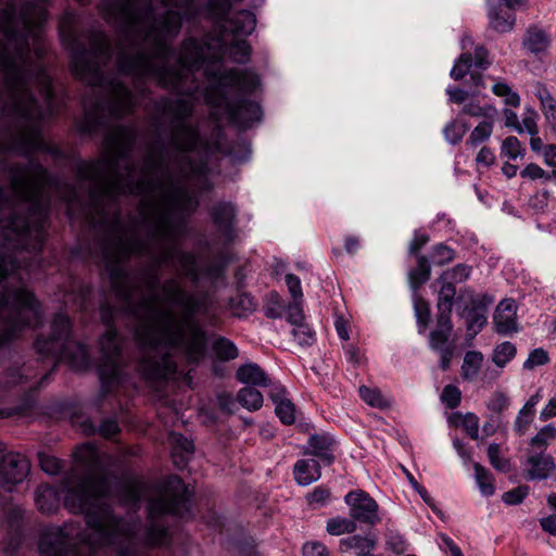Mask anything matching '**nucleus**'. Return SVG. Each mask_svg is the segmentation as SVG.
Returning a JSON list of instances; mask_svg holds the SVG:
<instances>
[{
    "label": "nucleus",
    "mask_w": 556,
    "mask_h": 556,
    "mask_svg": "<svg viewBox=\"0 0 556 556\" xmlns=\"http://www.w3.org/2000/svg\"><path fill=\"white\" fill-rule=\"evenodd\" d=\"M87 84L101 87L104 97L84 101L80 130L106 131L102 157L75 165L77 187H61L34 160L2 166L8 188L0 186V345L41 321L39 304L24 283L30 265L17 263L23 250L41 249L49 198L55 193L70 204L84 203L104 222L112 215L101 251L112 291L137 320V371L151 384L178 380L174 354L198 362V298L176 278L161 285L159 267L178 263L186 277L198 280L194 255L177 247L185 216L198 207V198L189 190L198 189V164L188 155L198 148V124L190 121L194 106L189 99L162 102L174 152L165 155L150 148L136 166L130 155L135 129L109 127L110 118L132 112V93L124 83Z\"/></svg>",
    "instance_id": "1"
},
{
    "label": "nucleus",
    "mask_w": 556,
    "mask_h": 556,
    "mask_svg": "<svg viewBox=\"0 0 556 556\" xmlns=\"http://www.w3.org/2000/svg\"><path fill=\"white\" fill-rule=\"evenodd\" d=\"M104 17L121 33L117 66L122 74L135 79V88L153 79L160 86L192 96L199 90L195 73L203 66L207 86L204 99L216 119L227 118L240 128H249L263 115L257 101L247 99L261 86L258 76L248 70L222 71L220 43L213 48L206 41L188 38L178 55L170 41L178 36L182 16L198 14L194 0H106Z\"/></svg>",
    "instance_id": "2"
},
{
    "label": "nucleus",
    "mask_w": 556,
    "mask_h": 556,
    "mask_svg": "<svg viewBox=\"0 0 556 556\" xmlns=\"http://www.w3.org/2000/svg\"><path fill=\"white\" fill-rule=\"evenodd\" d=\"M78 467L63 479L64 505L74 514L85 515L87 529L67 522L48 528L39 542L41 556H142L139 546H163L169 533L161 522L164 515L185 517L192 492L173 476L149 501V526L137 519L113 515L105 503L109 495V469L113 458L103 452H75Z\"/></svg>",
    "instance_id": "3"
},
{
    "label": "nucleus",
    "mask_w": 556,
    "mask_h": 556,
    "mask_svg": "<svg viewBox=\"0 0 556 556\" xmlns=\"http://www.w3.org/2000/svg\"><path fill=\"white\" fill-rule=\"evenodd\" d=\"M48 0H0V111L14 125L0 138V156L59 149L41 136V122L58 112L52 81L42 58V26Z\"/></svg>",
    "instance_id": "4"
},
{
    "label": "nucleus",
    "mask_w": 556,
    "mask_h": 556,
    "mask_svg": "<svg viewBox=\"0 0 556 556\" xmlns=\"http://www.w3.org/2000/svg\"><path fill=\"white\" fill-rule=\"evenodd\" d=\"M71 328L70 318L62 313L56 314L51 325V336L38 338L35 348L41 355L66 361L72 368L83 370L89 367V355L85 345L71 339Z\"/></svg>",
    "instance_id": "5"
},
{
    "label": "nucleus",
    "mask_w": 556,
    "mask_h": 556,
    "mask_svg": "<svg viewBox=\"0 0 556 556\" xmlns=\"http://www.w3.org/2000/svg\"><path fill=\"white\" fill-rule=\"evenodd\" d=\"M114 309L109 305L101 307V317L106 325L105 333L100 339L101 358L99 375L105 392L124 384L126 379L125 358L122 354V339L111 325Z\"/></svg>",
    "instance_id": "6"
},
{
    "label": "nucleus",
    "mask_w": 556,
    "mask_h": 556,
    "mask_svg": "<svg viewBox=\"0 0 556 556\" xmlns=\"http://www.w3.org/2000/svg\"><path fill=\"white\" fill-rule=\"evenodd\" d=\"M439 282L441 283V288L439 290L437 304L439 312L438 320L435 329L430 333L429 345L430 349L440 356V368L446 370L450 367L455 352V343L451 340L453 329L451 313L456 295V288L447 280Z\"/></svg>",
    "instance_id": "7"
},
{
    "label": "nucleus",
    "mask_w": 556,
    "mask_h": 556,
    "mask_svg": "<svg viewBox=\"0 0 556 556\" xmlns=\"http://www.w3.org/2000/svg\"><path fill=\"white\" fill-rule=\"evenodd\" d=\"M350 507L352 519L368 525H377L381 518L378 515V504L368 494L363 491L349 492L344 497Z\"/></svg>",
    "instance_id": "8"
},
{
    "label": "nucleus",
    "mask_w": 556,
    "mask_h": 556,
    "mask_svg": "<svg viewBox=\"0 0 556 556\" xmlns=\"http://www.w3.org/2000/svg\"><path fill=\"white\" fill-rule=\"evenodd\" d=\"M484 365V357L481 352L468 351L463 359L460 376L468 382L481 381L491 383L500 376V371Z\"/></svg>",
    "instance_id": "9"
},
{
    "label": "nucleus",
    "mask_w": 556,
    "mask_h": 556,
    "mask_svg": "<svg viewBox=\"0 0 556 556\" xmlns=\"http://www.w3.org/2000/svg\"><path fill=\"white\" fill-rule=\"evenodd\" d=\"M30 464L28 459L20 454L7 452L2 443H0V473L7 483H20L28 475Z\"/></svg>",
    "instance_id": "10"
},
{
    "label": "nucleus",
    "mask_w": 556,
    "mask_h": 556,
    "mask_svg": "<svg viewBox=\"0 0 556 556\" xmlns=\"http://www.w3.org/2000/svg\"><path fill=\"white\" fill-rule=\"evenodd\" d=\"M336 444V440L329 433L312 434L307 441L306 453L331 464L334 459L333 450Z\"/></svg>",
    "instance_id": "11"
},
{
    "label": "nucleus",
    "mask_w": 556,
    "mask_h": 556,
    "mask_svg": "<svg viewBox=\"0 0 556 556\" xmlns=\"http://www.w3.org/2000/svg\"><path fill=\"white\" fill-rule=\"evenodd\" d=\"M556 469L554 458L545 453L530 455L527 459V475L531 480H544Z\"/></svg>",
    "instance_id": "12"
},
{
    "label": "nucleus",
    "mask_w": 556,
    "mask_h": 556,
    "mask_svg": "<svg viewBox=\"0 0 556 556\" xmlns=\"http://www.w3.org/2000/svg\"><path fill=\"white\" fill-rule=\"evenodd\" d=\"M285 388L279 383H271L269 397L275 404V412L279 419L286 424H293L295 420V408L290 400L285 397Z\"/></svg>",
    "instance_id": "13"
},
{
    "label": "nucleus",
    "mask_w": 556,
    "mask_h": 556,
    "mask_svg": "<svg viewBox=\"0 0 556 556\" xmlns=\"http://www.w3.org/2000/svg\"><path fill=\"white\" fill-rule=\"evenodd\" d=\"M496 331L507 334L516 330V306L513 300L500 302L494 314Z\"/></svg>",
    "instance_id": "14"
},
{
    "label": "nucleus",
    "mask_w": 556,
    "mask_h": 556,
    "mask_svg": "<svg viewBox=\"0 0 556 556\" xmlns=\"http://www.w3.org/2000/svg\"><path fill=\"white\" fill-rule=\"evenodd\" d=\"M151 494L149 485L139 479H130L119 485V500L126 505H136L142 497Z\"/></svg>",
    "instance_id": "15"
},
{
    "label": "nucleus",
    "mask_w": 556,
    "mask_h": 556,
    "mask_svg": "<svg viewBox=\"0 0 556 556\" xmlns=\"http://www.w3.org/2000/svg\"><path fill=\"white\" fill-rule=\"evenodd\" d=\"M293 476L298 484L309 485L321 476L318 462L314 458L298 460L293 467Z\"/></svg>",
    "instance_id": "16"
},
{
    "label": "nucleus",
    "mask_w": 556,
    "mask_h": 556,
    "mask_svg": "<svg viewBox=\"0 0 556 556\" xmlns=\"http://www.w3.org/2000/svg\"><path fill=\"white\" fill-rule=\"evenodd\" d=\"M35 504L40 513L52 514L60 506V494L54 488L41 484L35 492Z\"/></svg>",
    "instance_id": "17"
},
{
    "label": "nucleus",
    "mask_w": 556,
    "mask_h": 556,
    "mask_svg": "<svg viewBox=\"0 0 556 556\" xmlns=\"http://www.w3.org/2000/svg\"><path fill=\"white\" fill-rule=\"evenodd\" d=\"M472 67V58L470 53H462L458 60L454 63L450 76L454 80L463 79L467 74H470V78L472 80V85L476 88H484V84L482 83V77L480 73H477L476 70H471Z\"/></svg>",
    "instance_id": "18"
},
{
    "label": "nucleus",
    "mask_w": 556,
    "mask_h": 556,
    "mask_svg": "<svg viewBox=\"0 0 556 556\" xmlns=\"http://www.w3.org/2000/svg\"><path fill=\"white\" fill-rule=\"evenodd\" d=\"M211 215L216 226L230 237L236 219L235 206L231 203H218L213 206Z\"/></svg>",
    "instance_id": "19"
},
{
    "label": "nucleus",
    "mask_w": 556,
    "mask_h": 556,
    "mask_svg": "<svg viewBox=\"0 0 556 556\" xmlns=\"http://www.w3.org/2000/svg\"><path fill=\"white\" fill-rule=\"evenodd\" d=\"M237 378L241 383L255 387H265L269 381L266 372L255 363L240 366L237 370Z\"/></svg>",
    "instance_id": "20"
},
{
    "label": "nucleus",
    "mask_w": 556,
    "mask_h": 556,
    "mask_svg": "<svg viewBox=\"0 0 556 556\" xmlns=\"http://www.w3.org/2000/svg\"><path fill=\"white\" fill-rule=\"evenodd\" d=\"M255 25V15L248 10L239 11L227 21V27L230 31L243 36L250 35L254 30Z\"/></svg>",
    "instance_id": "21"
},
{
    "label": "nucleus",
    "mask_w": 556,
    "mask_h": 556,
    "mask_svg": "<svg viewBox=\"0 0 556 556\" xmlns=\"http://www.w3.org/2000/svg\"><path fill=\"white\" fill-rule=\"evenodd\" d=\"M170 442L173 444L172 457L174 463L179 467L185 466L189 456L193 453V443L181 434L176 433L170 435Z\"/></svg>",
    "instance_id": "22"
},
{
    "label": "nucleus",
    "mask_w": 556,
    "mask_h": 556,
    "mask_svg": "<svg viewBox=\"0 0 556 556\" xmlns=\"http://www.w3.org/2000/svg\"><path fill=\"white\" fill-rule=\"evenodd\" d=\"M490 26L498 33L510 31L515 25V14L504 12L501 8L492 7L488 13Z\"/></svg>",
    "instance_id": "23"
},
{
    "label": "nucleus",
    "mask_w": 556,
    "mask_h": 556,
    "mask_svg": "<svg viewBox=\"0 0 556 556\" xmlns=\"http://www.w3.org/2000/svg\"><path fill=\"white\" fill-rule=\"evenodd\" d=\"M523 46L529 52L540 54L547 50L549 39L542 29L530 28L523 38Z\"/></svg>",
    "instance_id": "24"
},
{
    "label": "nucleus",
    "mask_w": 556,
    "mask_h": 556,
    "mask_svg": "<svg viewBox=\"0 0 556 556\" xmlns=\"http://www.w3.org/2000/svg\"><path fill=\"white\" fill-rule=\"evenodd\" d=\"M237 401L249 410H257L263 405V394L251 387H244L239 390Z\"/></svg>",
    "instance_id": "25"
},
{
    "label": "nucleus",
    "mask_w": 556,
    "mask_h": 556,
    "mask_svg": "<svg viewBox=\"0 0 556 556\" xmlns=\"http://www.w3.org/2000/svg\"><path fill=\"white\" fill-rule=\"evenodd\" d=\"M475 469V480L480 490V493L483 496H491L494 494V485H493V477L491 472L480 465L479 463H473Z\"/></svg>",
    "instance_id": "26"
},
{
    "label": "nucleus",
    "mask_w": 556,
    "mask_h": 556,
    "mask_svg": "<svg viewBox=\"0 0 556 556\" xmlns=\"http://www.w3.org/2000/svg\"><path fill=\"white\" fill-rule=\"evenodd\" d=\"M460 315L466 319L467 330L472 336H476L486 323L483 309L476 306L468 312L465 307Z\"/></svg>",
    "instance_id": "27"
},
{
    "label": "nucleus",
    "mask_w": 556,
    "mask_h": 556,
    "mask_svg": "<svg viewBox=\"0 0 556 556\" xmlns=\"http://www.w3.org/2000/svg\"><path fill=\"white\" fill-rule=\"evenodd\" d=\"M356 522L345 517H334L327 521L326 530L330 535H342L355 532Z\"/></svg>",
    "instance_id": "28"
},
{
    "label": "nucleus",
    "mask_w": 556,
    "mask_h": 556,
    "mask_svg": "<svg viewBox=\"0 0 556 556\" xmlns=\"http://www.w3.org/2000/svg\"><path fill=\"white\" fill-rule=\"evenodd\" d=\"M376 540L370 536H362V535H352L345 539L340 540L339 549L342 553L349 552L351 549H355L356 553L359 549H364L366 547H376Z\"/></svg>",
    "instance_id": "29"
},
{
    "label": "nucleus",
    "mask_w": 556,
    "mask_h": 556,
    "mask_svg": "<svg viewBox=\"0 0 556 556\" xmlns=\"http://www.w3.org/2000/svg\"><path fill=\"white\" fill-rule=\"evenodd\" d=\"M361 399L368 405L377 408L390 406V401L377 388L362 386L358 390Z\"/></svg>",
    "instance_id": "30"
},
{
    "label": "nucleus",
    "mask_w": 556,
    "mask_h": 556,
    "mask_svg": "<svg viewBox=\"0 0 556 556\" xmlns=\"http://www.w3.org/2000/svg\"><path fill=\"white\" fill-rule=\"evenodd\" d=\"M431 268L426 256L417 257V265L409 271V281L413 288H418L430 278Z\"/></svg>",
    "instance_id": "31"
},
{
    "label": "nucleus",
    "mask_w": 556,
    "mask_h": 556,
    "mask_svg": "<svg viewBox=\"0 0 556 556\" xmlns=\"http://www.w3.org/2000/svg\"><path fill=\"white\" fill-rule=\"evenodd\" d=\"M468 130V125L459 119H453L443 129V135L446 141H448L451 144H457L462 141L464 135Z\"/></svg>",
    "instance_id": "32"
},
{
    "label": "nucleus",
    "mask_w": 556,
    "mask_h": 556,
    "mask_svg": "<svg viewBox=\"0 0 556 556\" xmlns=\"http://www.w3.org/2000/svg\"><path fill=\"white\" fill-rule=\"evenodd\" d=\"M493 130V119H486L481 122L478 126L473 128L470 132L469 138L466 141L467 146L476 148L483 141H485L492 134Z\"/></svg>",
    "instance_id": "33"
},
{
    "label": "nucleus",
    "mask_w": 556,
    "mask_h": 556,
    "mask_svg": "<svg viewBox=\"0 0 556 556\" xmlns=\"http://www.w3.org/2000/svg\"><path fill=\"white\" fill-rule=\"evenodd\" d=\"M516 355V346L510 342H503L497 345L492 354L493 363L500 367H505Z\"/></svg>",
    "instance_id": "34"
},
{
    "label": "nucleus",
    "mask_w": 556,
    "mask_h": 556,
    "mask_svg": "<svg viewBox=\"0 0 556 556\" xmlns=\"http://www.w3.org/2000/svg\"><path fill=\"white\" fill-rule=\"evenodd\" d=\"M213 350L217 357L224 361L235 359L239 354L235 343L224 337H220L214 341Z\"/></svg>",
    "instance_id": "35"
},
{
    "label": "nucleus",
    "mask_w": 556,
    "mask_h": 556,
    "mask_svg": "<svg viewBox=\"0 0 556 556\" xmlns=\"http://www.w3.org/2000/svg\"><path fill=\"white\" fill-rule=\"evenodd\" d=\"M471 275V267L466 264H457L453 268L445 270L438 279V281H450L460 283L466 281Z\"/></svg>",
    "instance_id": "36"
},
{
    "label": "nucleus",
    "mask_w": 556,
    "mask_h": 556,
    "mask_svg": "<svg viewBox=\"0 0 556 556\" xmlns=\"http://www.w3.org/2000/svg\"><path fill=\"white\" fill-rule=\"evenodd\" d=\"M462 112L469 116L484 117L486 119H494L497 114V111L493 105H481L473 101L465 103Z\"/></svg>",
    "instance_id": "37"
},
{
    "label": "nucleus",
    "mask_w": 556,
    "mask_h": 556,
    "mask_svg": "<svg viewBox=\"0 0 556 556\" xmlns=\"http://www.w3.org/2000/svg\"><path fill=\"white\" fill-rule=\"evenodd\" d=\"M488 458L490 464L494 469L507 472L510 469V464L508 459L502 456L500 445L496 443H491L488 447Z\"/></svg>",
    "instance_id": "38"
},
{
    "label": "nucleus",
    "mask_w": 556,
    "mask_h": 556,
    "mask_svg": "<svg viewBox=\"0 0 556 556\" xmlns=\"http://www.w3.org/2000/svg\"><path fill=\"white\" fill-rule=\"evenodd\" d=\"M228 53L233 62L244 64L250 59L251 48L245 40H237L230 45Z\"/></svg>",
    "instance_id": "39"
},
{
    "label": "nucleus",
    "mask_w": 556,
    "mask_h": 556,
    "mask_svg": "<svg viewBox=\"0 0 556 556\" xmlns=\"http://www.w3.org/2000/svg\"><path fill=\"white\" fill-rule=\"evenodd\" d=\"M492 91L495 96L504 98L506 104L511 106H519L520 98L518 93L514 92L511 88L502 81L495 83L492 86Z\"/></svg>",
    "instance_id": "40"
},
{
    "label": "nucleus",
    "mask_w": 556,
    "mask_h": 556,
    "mask_svg": "<svg viewBox=\"0 0 556 556\" xmlns=\"http://www.w3.org/2000/svg\"><path fill=\"white\" fill-rule=\"evenodd\" d=\"M556 441V427L553 425L544 426L532 439L531 445L536 447H546Z\"/></svg>",
    "instance_id": "41"
},
{
    "label": "nucleus",
    "mask_w": 556,
    "mask_h": 556,
    "mask_svg": "<svg viewBox=\"0 0 556 556\" xmlns=\"http://www.w3.org/2000/svg\"><path fill=\"white\" fill-rule=\"evenodd\" d=\"M431 257L435 265L443 266L454 260L455 251L445 244H438L433 248Z\"/></svg>",
    "instance_id": "42"
},
{
    "label": "nucleus",
    "mask_w": 556,
    "mask_h": 556,
    "mask_svg": "<svg viewBox=\"0 0 556 556\" xmlns=\"http://www.w3.org/2000/svg\"><path fill=\"white\" fill-rule=\"evenodd\" d=\"M502 153L511 160L523 156L525 149L516 137H507L502 144Z\"/></svg>",
    "instance_id": "43"
},
{
    "label": "nucleus",
    "mask_w": 556,
    "mask_h": 556,
    "mask_svg": "<svg viewBox=\"0 0 556 556\" xmlns=\"http://www.w3.org/2000/svg\"><path fill=\"white\" fill-rule=\"evenodd\" d=\"M292 334L300 345H311L315 340L314 331L304 323L294 326Z\"/></svg>",
    "instance_id": "44"
},
{
    "label": "nucleus",
    "mask_w": 556,
    "mask_h": 556,
    "mask_svg": "<svg viewBox=\"0 0 556 556\" xmlns=\"http://www.w3.org/2000/svg\"><path fill=\"white\" fill-rule=\"evenodd\" d=\"M387 546L393 553L400 555L407 549V542L397 531L389 530L387 532Z\"/></svg>",
    "instance_id": "45"
},
{
    "label": "nucleus",
    "mask_w": 556,
    "mask_h": 556,
    "mask_svg": "<svg viewBox=\"0 0 556 556\" xmlns=\"http://www.w3.org/2000/svg\"><path fill=\"white\" fill-rule=\"evenodd\" d=\"M549 362L548 354L545 350L539 348L533 350L526 362L523 363V368L527 370H532L538 366L545 365Z\"/></svg>",
    "instance_id": "46"
},
{
    "label": "nucleus",
    "mask_w": 556,
    "mask_h": 556,
    "mask_svg": "<svg viewBox=\"0 0 556 556\" xmlns=\"http://www.w3.org/2000/svg\"><path fill=\"white\" fill-rule=\"evenodd\" d=\"M462 400V393L460 390L452 384H448L444 387L442 394H441V401L448 407V408H455L459 405Z\"/></svg>",
    "instance_id": "47"
},
{
    "label": "nucleus",
    "mask_w": 556,
    "mask_h": 556,
    "mask_svg": "<svg viewBox=\"0 0 556 556\" xmlns=\"http://www.w3.org/2000/svg\"><path fill=\"white\" fill-rule=\"evenodd\" d=\"M39 465L41 469L48 475H56L61 470V462L51 455L39 453L38 454Z\"/></svg>",
    "instance_id": "48"
},
{
    "label": "nucleus",
    "mask_w": 556,
    "mask_h": 556,
    "mask_svg": "<svg viewBox=\"0 0 556 556\" xmlns=\"http://www.w3.org/2000/svg\"><path fill=\"white\" fill-rule=\"evenodd\" d=\"M529 493V488L525 485L517 486L516 489L505 492L502 496L503 502L508 505H517L521 503Z\"/></svg>",
    "instance_id": "49"
},
{
    "label": "nucleus",
    "mask_w": 556,
    "mask_h": 556,
    "mask_svg": "<svg viewBox=\"0 0 556 556\" xmlns=\"http://www.w3.org/2000/svg\"><path fill=\"white\" fill-rule=\"evenodd\" d=\"M462 425L467 432V434L473 439L477 440L479 437V418L472 414L467 413L465 416H463Z\"/></svg>",
    "instance_id": "50"
},
{
    "label": "nucleus",
    "mask_w": 556,
    "mask_h": 556,
    "mask_svg": "<svg viewBox=\"0 0 556 556\" xmlns=\"http://www.w3.org/2000/svg\"><path fill=\"white\" fill-rule=\"evenodd\" d=\"M208 8L217 18H224L231 9L230 0H208Z\"/></svg>",
    "instance_id": "51"
},
{
    "label": "nucleus",
    "mask_w": 556,
    "mask_h": 556,
    "mask_svg": "<svg viewBox=\"0 0 556 556\" xmlns=\"http://www.w3.org/2000/svg\"><path fill=\"white\" fill-rule=\"evenodd\" d=\"M508 405H509L508 397L504 393H501V392L493 393L486 404L488 408L495 413H500V412L506 409L508 407Z\"/></svg>",
    "instance_id": "52"
},
{
    "label": "nucleus",
    "mask_w": 556,
    "mask_h": 556,
    "mask_svg": "<svg viewBox=\"0 0 556 556\" xmlns=\"http://www.w3.org/2000/svg\"><path fill=\"white\" fill-rule=\"evenodd\" d=\"M520 176L522 178H528L531 180L541 179V178L549 179V175L546 174V172L542 167H540L539 165H536L534 163L528 164L520 172Z\"/></svg>",
    "instance_id": "53"
},
{
    "label": "nucleus",
    "mask_w": 556,
    "mask_h": 556,
    "mask_svg": "<svg viewBox=\"0 0 556 556\" xmlns=\"http://www.w3.org/2000/svg\"><path fill=\"white\" fill-rule=\"evenodd\" d=\"M417 321L425 328L430 318L429 305L426 301L418 299L414 303Z\"/></svg>",
    "instance_id": "54"
},
{
    "label": "nucleus",
    "mask_w": 556,
    "mask_h": 556,
    "mask_svg": "<svg viewBox=\"0 0 556 556\" xmlns=\"http://www.w3.org/2000/svg\"><path fill=\"white\" fill-rule=\"evenodd\" d=\"M533 415L532 412L526 410L525 407L519 410L515 420V429L518 433L523 434L526 432L528 426L532 422Z\"/></svg>",
    "instance_id": "55"
},
{
    "label": "nucleus",
    "mask_w": 556,
    "mask_h": 556,
    "mask_svg": "<svg viewBox=\"0 0 556 556\" xmlns=\"http://www.w3.org/2000/svg\"><path fill=\"white\" fill-rule=\"evenodd\" d=\"M287 320L293 326L304 323L303 309L296 301L288 306Z\"/></svg>",
    "instance_id": "56"
},
{
    "label": "nucleus",
    "mask_w": 556,
    "mask_h": 556,
    "mask_svg": "<svg viewBox=\"0 0 556 556\" xmlns=\"http://www.w3.org/2000/svg\"><path fill=\"white\" fill-rule=\"evenodd\" d=\"M303 556H329V551L320 542H309L303 546Z\"/></svg>",
    "instance_id": "57"
},
{
    "label": "nucleus",
    "mask_w": 556,
    "mask_h": 556,
    "mask_svg": "<svg viewBox=\"0 0 556 556\" xmlns=\"http://www.w3.org/2000/svg\"><path fill=\"white\" fill-rule=\"evenodd\" d=\"M286 285H287L288 290L294 301L302 298L303 293H302L301 281H300L299 277H296L295 275H292V274H288L286 276Z\"/></svg>",
    "instance_id": "58"
},
{
    "label": "nucleus",
    "mask_w": 556,
    "mask_h": 556,
    "mask_svg": "<svg viewBox=\"0 0 556 556\" xmlns=\"http://www.w3.org/2000/svg\"><path fill=\"white\" fill-rule=\"evenodd\" d=\"M440 548L445 552L450 553L451 556H464L460 548L455 544V542L447 536L446 534H440Z\"/></svg>",
    "instance_id": "59"
},
{
    "label": "nucleus",
    "mask_w": 556,
    "mask_h": 556,
    "mask_svg": "<svg viewBox=\"0 0 556 556\" xmlns=\"http://www.w3.org/2000/svg\"><path fill=\"white\" fill-rule=\"evenodd\" d=\"M541 105L546 119L549 123L556 125V100L553 97H551Z\"/></svg>",
    "instance_id": "60"
},
{
    "label": "nucleus",
    "mask_w": 556,
    "mask_h": 556,
    "mask_svg": "<svg viewBox=\"0 0 556 556\" xmlns=\"http://www.w3.org/2000/svg\"><path fill=\"white\" fill-rule=\"evenodd\" d=\"M119 431V427L114 419H105L102 421L99 428V432L105 437L111 438Z\"/></svg>",
    "instance_id": "61"
},
{
    "label": "nucleus",
    "mask_w": 556,
    "mask_h": 556,
    "mask_svg": "<svg viewBox=\"0 0 556 556\" xmlns=\"http://www.w3.org/2000/svg\"><path fill=\"white\" fill-rule=\"evenodd\" d=\"M486 56L488 51L485 48L481 46L477 47L475 50V63H472V65H475L477 70H485L489 65Z\"/></svg>",
    "instance_id": "62"
},
{
    "label": "nucleus",
    "mask_w": 556,
    "mask_h": 556,
    "mask_svg": "<svg viewBox=\"0 0 556 556\" xmlns=\"http://www.w3.org/2000/svg\"><path fill=\"white\" fill-rule=\"evenodd\" d=\"M330 497V491L325 488H316L308 495L309 503L324 504Z\"/></svg>",
    "instance_id": "63"
},
{
    "label": "nucleus",
    "mask_w": 556,
    "mask_h": 556,
    "mask_svg": "<svg viewBox=\"0 0 556 556\" xmlns=\"http://www.w3.org/2000/svg\"><path fill=\"white\" fill-rule=\"evenodd\" d=\"M556 416V396L552 397L548 403L542 408L540 419L545 421Z\"/></svg>",
    "instance_id": "64"
}]
</instances>
